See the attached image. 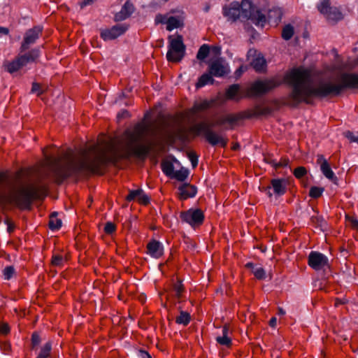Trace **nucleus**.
Wrapping results in <instances>:
<instances>
[{"label":"nucleus","instance_id":"obj_21","mask_svg":"<svg viewBox=\"0 0 358 358\" xmlns=\"http://www.w3.org/2000/svg\"><path fill=\"white\" fill-rule=\"evenodd\" d=\"M2 67L8 73L13 74L22 69V66L21 65L18 57L16 56L12 61L5 60L3 63Z\"/></svg>","mask_w":358,"mask_h":358},{"label":"nucleus","instance_id":"obj_61","mask_svg":"<svg viewBox=\"0 0 358 358\" xmlns=\"http://www.w3.org/2000/svg\"><path fill=\"white\" fill-rule=\"evenodd\" d=\"M271 188H272L271 185V186H267V187H263L261 189V191L262 192H264L266 195H268V197L271 198L273 196V194L271 192Z\"/></svg>","mask_w":358,"mask_h":358},{"label":"nucleus","instance_id":"obj_49","mask_svg":"<svg viewBox=\"0 0 358 358\" xmlns=\"http://www.w3.org/2000/svg\"><path fill=\"white\" fill-rule=\"evenodd\" d=\"M187 157L190 160L192 165L194 168H195L198 165L199 162V156L196 155L194 152H187Z\"/></svg>","mask_w":358,"mask_h":358},{"label":"nucleus","instance_id":"obj_54","mask_svg":"<svg viewBox=\"0 0 358 358\" xmlns=\"http://www.w3.org/2000/svg\"><path fill=\"white\" fill-rule=\"evenodd\" d=\"M10 329L7 323H3L0 325V334L3 335H7L10 333Z\"/></svg>","mask_w":358,"mask_h":358},{"label":"nucleus","instance_id":"obj_38","mask_svg":"<svg viewBox=\"0 0 358 358\" xmlns=\"http://www.w3.org/2000/svg\"><path fill=\"white\" fill-rule=\"evenodd\" d=\"M41 342V336L37 331H34L31 334V350H36Z\"/></svg>","mask_w":358,"mask_h":358},{"label":"nucleus","instance_id":"obj_31","mask_svg":"<svg viewBox=\"0 0 358 358\" xmlns=\"http://www.w3.org/2000/svg\"><path fill=\"white\" fill-rule=\"evenodd\" d=\"M52 350V342L48 341L41 348L36 358H48L50 356Z\"/></svg>","mask_w":358,"mask_h":358},{"label":"nucleus","instance_id":"obj_25","mask_svg":"<svg viewBox=\"0 0 358 358\" xmlns=\"http://www.w3.org/2000/svg\"><path fill=\"white\" fill-rule=\"evenodd\" d=\"M229 327L227 325H224L222 330V336H217L216 338V341L222 345L227 347L230 346L231 345V339L229 336Z\"/></svg>","mask_w":358,"mask_h":358},{"label":"nucleus","instance_id":"obj_12","mask_svg":"<svg viewBox=\"0 0 358 358\" xmlns=\"http://www.w3.org/2000/svg\"><path fill=\"white\" fill-rule=\"evenodd\" d=\"M317 164L320 165V170L323 175L331 180H336L337 178L334 173L331 170L330 165L327 160L324 158L322 155H318L317 156Z\"/></svg>","mask_w":358,"mask_h":358},{"label":"nucleus","instance_id":"obj_47","mask_svg":"<svg viewBox=\"0 0 358 358\" xmlns=\"http://www.w3.org/2000/svg\"><path fill=\"white\" fill-rule=\"evenodd\" d=\"M64 259L60 255H55L52 257L51 264L54 266H62L63 265Z\"/></svg>","mask_w":358,"mask_h":358},{"label":"nucleus","instance_id":"obj_45","mask_svg":"<svg viewBox=\"0 0 358 358\" xmlns=\"http://www.w3.org/2000/svg\"><path fill=\"white\" fill-rule=\"evenodd\" d=\"M44 91L41 89L40 83L34 82L31 85V93L36 94L37 96H40L43 94Z\"/></svg>","mask_w":358,"mask_h":358},{"label":"nucleus","instance_id":"obj_17","mask_svg":"<svg viewBox=\"0 0 358 358\" xmlns=\"http://www.w3.org/2000/svg\"><path fill=\"white\" fill-rule=\"evenodd\" d=\"M273 193L277 196L284 195L287 191V181L285 178H274L271 180Z\"/></svg>","mask_w":358,"mask_h":358},{"label":"nucleus","instance_id":"obj_50","mask_svg":"<svg viewBox=\"0 0 358 358\" xmlns=\"http://www.w3.org/2000/svg\"><path fill=\"white\" fill-rule=\"evenodd\" d=\"M104 231L106 235L102 236L104 241L107 243L108 236L112 235V222H108L104 227Z\"/></svg>","mask_w":358,"mask_h":358},{"label":"nucleus","instance_id":"obj_24","mask_svg":"<svg viewBox=\"0 0 358 358\" xmlns=\"http://www.w3.org/2000/svg\"><path fill=\"white\" fill-rule=\"evenodd\" d=\"M251 66L257 72H263L266 68V62L263 55L259 54L251 62Z\"/></svg>","mask_w":358,"mask_h":358},{"label":"nucleus","instance_id":"obj_13","mask_svg":"<svg viewBox=\"0 0 358 358\" xmlns=\"http://www.w3.org/2000/svg\"><path fill=\"white\" fill-rule=\"evenodd\" d=\"M155 145L154 143L150 145L138 144L132 148L131 152L135 157L145 159L148 155L153 151Z\"/></svg>","mask_w":358,"mask_h":358},{"label":"nucleus","instance_id":"obj_39","mask_svg":"<svg viewBox=\"0 0 358 358\" xmlns=\"http://www.w3.org/2000/svg\"><path fill=\"white\" fill-rule=\"evenodd\" d=\"M271 113V109L268 107H260V106H256L253 110V113L252 115H250L249 117L252 116H259V115H267Z\"/></svg>","mask_w":358,"mask_h":358},{"label":"nucleus","instance_id":"obj_22","mask_svg":"<svg viewBox=\"0 0 358 358\" xmlns=\"http://www.w3.org/2000/svg\"><path fill=\"white\" fill-rule=\"evenodd\" d=\"M169 138L173 143L176 140L184 143L187 139L186 130L182 127H178L174 132L169 134Z\"/></svg>","mask_w":358,"mask_h":358},{"label":"nucleus","instance_id":"obj_57","mask_svg":"<svg viewBox=\"0 0 358 358\" xmlns=\"http://www.w3.org/2000/svg\"><path fill=\"white\" fill-rule=\"evenodd\" d=\"M329 17L332 15L334 16V19H336V20H340L342 18V13L337 10L336 8L333 10V9L331 10V13H328L327 14Z\"/></svg>","mask_w":358,"mask_h":358},{"label":"nucleus","instance_id":"obj_9","mask_svg":"<svg viewBox=\"0 0 358 358\" xmlns=\"http://www.w3.org/2000/svg\"><path fill=\"white\" fill-rule=\"evenodd\" d=\"M308 265L315 271L324 269L325 268H329L328 258L322 253L312 251L310 252L308 257Z\"/></svg>","mask_w":358,"mask_h":358},{"label":"nucleus","instance_id":"obj_18","mask_svg":"<svg viewBox=\"0 0 358 358\" xmlns=\"http://www.w3.org/2000/svg\"><path fill=\"white\" fill-rule=\"evenodd\" d=\"M178 190L180 192V199L182 200L194 197L197 193L196 187L189 183L181 185L178 187Z\"/></svg>","mask_w":358,"mask_h":358},{"label":"nucleus","instance_id":"obj_19","mask_svg":"<svg viewBox=\"0 0 358 358\" xmlns=\"http://www.w3.org/2000/svg\"><path fill=\"white\" fill-rule=\"evenodd\" d=\"M223 15L232 21H236L241 17V10L238 2H233L229 8H223Z\"/></svg>","mask_w":358,"mask_h":358},{"label":"nucleus","instance_id":"obj_35","mask_svg":"<svg viewBox=\"0 0 358 358\" xmlns=\"http://www.w3.org/2000/svg\"><path fill=\"white\" fill-rule=\"evenodd\" d=\"M294 35V27L291 24L285 25L282 31V38L288 41L292 38Z\"/></svg>","mask_w":358,"mask_h":358},{"label":"nucleus","instance_id":"obj_59","mask_svg":"<svg viewBox=\"0 0 358 358\" xmlns=\"http://www.w3.org/2000/svg\"><path fill=\"white\" fill-rule=\"evenodd\" d=\"M138 358H152V357L148 352L143 350H140L138 351Z\"/></svg>","mask_w":358,"mask_h":358},{"label":"nucleus","instance_id":"obj_56","mask_svg":"<svg viewBox=\"0 0 358 358\" xmlns=\"http://www.w3.org/2000/svg\"><path fill=\"white\" fill-rule=\"evenodd\" d=\"M346 219L350 222L352 228L358 230V220L352 217L346 216Z\"/></svg>","mask_w":358,"mask_h":358},{"label":"nucleus","instance_id":"obj_33","mask_svg":"<svg viewBox=\"0 0 358 358\" xmlns=\"http://www.w3.org/2000/svg\"><path fill=\"white\" fill-rule=\"evenodd\" d=\"M128 29V25L126 23L116 24L113 25V39L122 35Z\"/></svg>","mask_w":358,"mask_h":358},{"label":"nucleus","instance_id":"obj_44","mask_svg":"<svg viewBox=\"0 0 358 358\" xmlns=\"http://www.w3.org/2000/svg\"><path fill=\"white\" fill-rule=\"evenodd\" d=\"M15 272V271L13 266H6L3 271L4 279L10 280L13 276Z\"/></svg>","mask_w":358,"mask_h":358},{"label":"nucleus","instance_id":"obj_5","mask_svg":"<svg viewBox=\"0 0 358 358\" xmlns=\"http://www.w3.org/2000/svg\"><path fill=\"white\" fill-rule=\"evenodd\" d=\"M169 38L170 39V44L166 53V59L169 62H178L183 58L185 52L182 36L177 35L176 38H172L170 36Z\"/></svg>","mask_w":358,"mask_h":358},{"label":"nucleus","instance_id":"obj_26","mask_svg":"<svg viewBox=\"0 0 358 358\" xmlns=\"http://www.w3.org/2000/svg\"><path fill=\"white\" fill-rule=\"evenodd\" d=\"M282 13L278 8L270 9L268 12V20L269 22L278 23L281 20Z\"/></svg>","mask_w":358,"mask_h":358},{"label":"nucleus","instance_id":"obj_7","mask_svg":"<svg viewBox=\"0 0 358 358\" xmlns=\"http://www.w3.org/2000/svg\"><path fill=\"white\" fill-rule=\"evenodd\" d=\"M180 217L182 222L189 224L192 227H196L203 224L204 214L199 208H190L186 211H182Z\"/></svg>","mask_w":358,"mask_h":358},{"label":"nucleus","instance_id":"obj_28","mask_svg":"<svg viewBox=\"0 0 358 358\" xmlns=\"http://www.w3.org/2000/svg\"><path fill=\"white\" fill-rule=\"evenodd\" d=\"M57 212H53L50 214L48 226L52 231L58 230L62 227V220L57 218Z\"/></svg>","mask_w":358,"mask_h":358},{"label":"nucleus","instance_id":"obj_15","mask_svg":"<svg viewBox=\"0 0 358 358\" xmlns=\"http://www.w3.org/2000/svg\"><path fill=\"white\" fill-rule=\"evenodd\" d=\"M147 250L148 254L156 259L161 257L164 254V247L162 244L155 239L148 243Z\"/></svg>","mask_w":358,"mask_h":358},{"label":"nucleus","instance_id":"obj_62","mask_svg":"<svg viewBox=\"0 0 358 358\" xmlns=\"http://www.w3.org/2000/svg\"><path fill=\"white\" fill-rule=\"evenodd\" d=\"M95 1L96 0H83L80 3V6L81 8H83L87 6L92 5Z\"/></svg>","mask_w":358,"mask_h":358},{"label":"nucleus","instance_id":"obj_64","mask_svg":"<svg viewBox=\"0 0 358 358\" xmlns=\"http://www.w3.org/2000/svg\"><path fill=\"white\" fill-rule=\"evenodd\" d=\"M245 69L243 66H241L238 69H236L235 71V75L237 77H239L241 76V74L244 72Z\"/></svg>","mask_w":358,"mask_h":358},{"label":"nucleus","instance_id":"obj_58","mask_svg":"<svg viewBox=\"0 0 358 358\" xmlns=\"http://www.w3.org/2000/svg\"><path fill=\"white\" fill-rule=\"evenodd\" d=\"M289 164L287 158H282L279 162H277L276 169L281 167H286Z\"/></svg>","mask_w":358,"mask_h":358},{"label":"nucleus","instance_id":"obj_53","mask_svg":"<svg viewBox=\"0 0 358 358\" xmlns=\"http://www.w3.org/2000/svg\"><path fill=\"white\" fill-rule=\"evenodd\" d=\"M168 17L166 15L157 14L155 16V22L156 24H166V20Z\"/></svg>","mask_w":358,"mask_h":358},{"label":"nucleus","instance_id":"obj_48","mask_svg":"<svg viewBox=\"0 0 358 358\" xmlns=\"http://www.w3.org/2000/svg\"><path fill=\"white\" fill-rule=\"evenodd\" d=\"M253 274L258 280H263L266 278V272L262 267H258L253 271Z\"/></svg>","mask_w":358,"mask_h":358},{"label":"nucleus","instance_id":"obj_3","mask_svg":"<svg viewBox=\"0 0 358 358\" xmlns=\"http://www.w3.org/2000/svg\"><path fill=\"white\" fill-rule=\"evenodd\" d=\"M212 126L205 122H201L193 126L191 130L196 136L203 134L208 143L212 146L220 145L225 148L228 142L227 138L213 131Z\"/></svg>","mask_w":358,"mask_h":358},{"label":"nucleus","instance_id":"obj_55","mask_svg":"<svg viewBox=\"0 0 358 358\" xmlns=\"http://www.w3.org/2000/svg\"><path fill=\"white\" fill-rule=\"evenodd\" d=\"M264 162L268 164H271L273 167L276 169L277 162L273 159L271 156H266L264 159Z\"/></svg>","mask_w":358,"mask_h":358},{"label":"nucleus","instance_id":"obj_14","mask_svg":"<svg viewBox=\"0 0 358 358\" xmlns=\"http://www.w3.org/2000/svg\"><path fill=\"white\" fill-rule=\"evenodd\" d=\"M177 13H178V15L169 17L166 20V30L169 31L184 26V13L180 10L177 11Z\"/></svg>","mask_w":358,"mask_h":358},{"label":"nucleus","instance_id":"obj_16","mask_svg":"<svg viewBox=\"0 0 358 358\" xmlns=\"http://www.w3.org/2000/svg\"><path fill=\"white\" fill-rule=\"evenodd\" d=\"M135 10V7L130 1H127L122 6L121 10L115 15V21H122L129 17Z\"/></svg>","mask_w":358,"mask_h":358},{"label":"nucleus","instance_id":"obj_36","mask_svg":"<svg viewBox=\"0 0 358 358\" xmlns=\"http://www.w3.org/2000/svg\"><path fill=\"white\" fill-rule=\"evenodd\" d=\"M319 11L322 14L331 13L332 8L330 7L329 0H322L317 6Z\"/></svg>","mask_w":358,"mask_h":358},{"label":"nucleus","instance_id":"obj_30","mask_svg":"<svg viewBox=\"0 0 358 358\" xmlns=\"http://www.w3.org/2000/svg\"><path fill=\"white\" fill-rule=\"evenodd\" d=\"M162 170L163 173L168 177H173L174 174V166L172 162L169 161H163L162 162Z\"/></svg>","mask_w":358,"mask_h":358},{"label":"nucleus","instance_id":"obj_8","mask_svg":"<svg viewBox=\"0 0 358 358\" xmlns=\"http://www.w3.org/2000/svg\"><path fill=\"white\" fill-rule=\"evenodd\" d=\"M42 31L43 27L41 26H34L33 28L27 30L20 48V52L29 50L30 45L34 44L39 38Z\"/></svg>","mask_w":358,"mask_h":358},{"label":"nucleus","instance_id":"obj_10","mask_svg":"<svg viewBox=\"0 0 358 358\" xmlns=\"http://www.w3.org/2000/svg\"><path fill=\"white\" fill-rule=\"evenodd\" d=\"M208 71L213 76L220 78L227 75L229 70L224 59L217 58L209 64Z\"/></svg>","mask_w":358,"mask_h":358},{"label":"nucleus","instance_id":"obj_63","mask_svg":"<svg viewBox=\"0 0 358 358\" xmlns=\"http://www.w3.org/2000/svg\"><path fill=\"white\" fill-rule=\"evenodd\" d=\"M245 267L247 268L251 269L252 273H253V271L255 270V268H258V267L256 265H255L252 262H248L245 264Z\"/></svg>","mask_w":358,"mask_h":358},{"label":"nucleus","instance_id":"obj_37","mask_svg":"<svg viewBox=\"0 0 358 358\" xmlns=\"http://www.w3.org/2000/svg\"><path fill=\"white\" fill-rule=\"evenodd\" d=\"M189 172L187 169L182 168L181 169L174 171V174L171 178H176L178 181H184L187 178Z\"/></svg>","mask_w":358,"mask_h":358},{"label":"nucleus","instance_id":"obj_42","mask_svg":"<svg viewBox=\"0 0 358 358\" xmlns=\"http://www.w3.org/2000/svg\"><path fill=\"white\" fill-rule=\"evenodd\" d=\"M100 37L105 41L112 40V29H101Z\"/></svg>","mask_w":358,"mask_h":358},{"label":"nucleus","instance_id":"obj_6","mask_svg":"<svg viewBox=\"0 0 358 358\" xmlns=\"http://www.w3.org/2000/svg\"><path fill=\"white\" fill-rule=\"evenodd\" d=\"M280 85V82L275 78L258 80L251 86L252 93L257 96L265 94Z\"/></svg>","mask_w":358,"mask_h":358},{"label":"nucleus","instance_id":"obj_29","mask_svg":"<svg viewBox=\"0 0 358 358\" xmlns=\"http://www.w3.org/2000/svg\"><path fill=\"white\" fill-rule=\"evenodd\" d=\"M213 103V101H208V100H203L199 103H194L192 110L194 113H196L198 111L201 110H205L208 108H209L212 104Z\"/></svg>","mask_w":358,"mask_h":358},{"label":"nucleus","instance_id":"obj_46","mask_svg":"<svg viewBox=\"0 0 358 358\" xmlns=\"http://www.w3.org/2000/svg\"><path fill=\"white\" fill-rule=\"evenodd\" d=\"M131 115L130 113L126 110L122 109L120 112L117 113L116 119L117 122H120L122 120L127 119L130 117Z\"/></svg>","mask_w":358,"mask_h":358},{"label":"nucleus","instance_id":"obj_52","mask_svg":"<svg viewBox=\"0 0 358 358\" xmlns=\"http://www.w3.org/2000/svg\"><path fill=\"white\" fill-rule=\"evenodd\" d=\"M141 193V189L131 190L129 194L127 196V199L129 201L137 199L138 195Z\"/></svg>","mask_w":358,"mask_h":358},{"label":"nucleus","instance_id":"obj_32","mask_svg":"<svg viewBox=\"0 0 358 358\" xmlns=\"http://www.w3.org/2000/svg\"><path fill=\"white\" fill-rule=\"evenodd\" d=\"M191 320L189 313L186 311L181 310L180 315L176 317V322L178 324H182L187 326Z\"/></svg>","mask_w":358,"mask_h":358},{"label":"nucleus","instance_id":"obj_34","mask_svg":"<svg viewBox=\"0 0 358 358\" xmlns=\"http://www.w3.org/2000/svg\"><path fill=\"white\" fill-rule=\"evenodd\" d=\"M210 53V46L207 44L202 45L196 54V58L199 60L203 61L204 60Z\"/></svg>","mask_w":358,"mask_h":358},{"label":"nucleus","instance_id":"obj_51","mask_svg":"<svg viewBox=\"0 0 358 358\" xmlns=\"http://www.w3.org/2000/svg\"><path fill=\"white\" fill-rule=\"evenodd\" d=\"M138 201L143 205H147L150 203L149 196L144 193V192L141 189V193L138 195Z\"/></svg>","mask_w":358,"mask_h":358},{"label":"nucleus","instance_id":"obj_40","mask_svg":"<svg viewBox=\"0 0 358 358\" xmlns=\"http://www.w3.org/2000/svg\"><path fill=\"white\" fill-rule=\"evenodd\" d=\"M173 289L175 292V296L180 299L182 296V293L184 291V286L182 283L181 280H178L176 282H175L173 285Z\"/></svg>","mask_w":358,"mask_h":358},{"label":"nucleus","instance_id":"obj_23","mask_svg":"<svg viewBox=\"0 0 358 358\" xmlns=\"http://www.w3.org/2000/svg\"><path fill=\"white\" fill-rule=\"evenodd\" d=\"M240 119L239 115L229 114L224 117H220L216 122V125L223 126L225 124H229L230 125V129H233V125L236 124L238 120Z\"/></svg>","mask_w":358,"mask_h":358},{"label":"nucleus","instance_id":"obj_4","mask_svg":"<svg viewBox=\"0 0 358 358\" xmlns=\"http://www.w3.org/2000/svg\"><path fill=\"white\" fill-rule=\"evenodd\" d=\"M242 20H250L256 25L264 27L266 22V17L256 8L250 0H243L238 3Z\"/></svg>","mask_w":358,"mask_h":358},{"label":"nucleus","instance_id":"obj_1","mask_svg":"<svg viewBox=\"0 0 358 358\" xmlns=\"http://www.w3.org/2000/svg\"><path fill=\"white\" fill-rule=\"evenodd\" d=\"M54 182L61 185L70 177L103 175L112 162V136L101 133L96 142L86 144L78 151V157L69 158L62 164L59 158L48 157Z\"/></svg>","mask_w":358,"mask_h":358},{"label":"nucleus","instance_id":"obj_43","mask_svg":"<svg viewBox=\"0 0 358 358\" xmlns=\"http://www.w3.org/2000/svg\"><path fill=\"white\" fill-rule=\"evenodd\" d=\"M293 174L296 178L301 179L307 174V170L304 166H299L294 170Z\"/></svg>","mask_w":358,"mask_h":358},{"label":"nucleus","instance_id":"obj_2","mask_svg":"<svg viewBox=\"0 0 358 358\" xmlns=\"http://www.w3.org/2000/svg\"><path fill=\"white\" fill-rule=\"evenodd\" d=\"M7 178L3 172L0 173V182ZM48 186L42 185L38 187H22L12 192L8 196H0V206L2 204H11L19 209L30 210L34 201H43L48 194Z\"/></svg>","mask_w":358,"mask_h":358},{"label":"nucleus","instance_id":"obj_20","mask_svg":"<svg viewBox=\"0 0 358 358\" xmlns=\"http://www.w3.org/2000/svg\"><path fill=\"white\" fill-rule=\"evenodd\" d=\"M225 94L227 99L236 101H238L244 97V96L240 93V85L238 84L230 85L227 89Z\"/></svg>","mask_w":358,"mask_h":358},{"label":"nucleus","instance_id":"obj_60","mask_svg":"<svg viewBox=\"0 0 358 358\" xmlns=\"http://www.w3.org/2000/svg\"><path fill=\"white\" fill-rule=\"evenodd\" d=\"M345 136L350 141L354 143V140H355L356 136L352 131H348L345 132Z\"/></svg>","mask_w":358,"mask_h":358},{"label":"nucleus","instance_id":"obj_41","mask_svg":"<svg viewBox=\"0 0 358 358\" xmlns=\"http://www.w3.org/2000/svg\"><path fill=\"white\" fill-rule=\"evenodd\" d=\"M323 191L324 189L322 187L315 186L311 187L309 191V196L311 198L317 199L322 195Z\"/></svg>","mask_w":358,"mask_h":358},{"label":"nucleus","instance_id":"obj_27","mask_svg":"<svg viewBox=\"0 0 358 358\" xmlns=\"http://www.w3.org/2000/svg\"><path fill=\"white\" fill-rule=\"evenodd\" d=\"M214 81L215 80L213 79V76L209 72L205 73L199 78L198 81L196 83V87L201 88L209 83L213 84Z\"/></svg>","mask_w":358,"mask_h":358},{"label":"nucleus","instance_id":"obj_11","mask_svg":"<svg viewBox=\"0 0 358 358\" xmlns=\"http://www.w3.org/2000/svg\"><path fill=\"white\" fill-rule=\"evenodd\" d=\"M41 55V50L39 48H35L29 50V52L18 55V57L22 67L27 66L29 63H34L37 61Z\"/></svg>","mask_w":358,"mask_h":358}]
</instances>
